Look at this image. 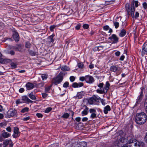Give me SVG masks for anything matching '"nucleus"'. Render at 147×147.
<instances>
[{"instance_id":"obj_22","label":"nucleus","mask_w":147,"mask_h":147,"mask_svg":"<svg viewBox=\"0 0 147 147\" xmlns=\"http://www.w3.org/2000/svg\"><path fill=\"white\" fill-rule=\"evenodd\" d=\"M28 96L32 100H35L36 99V98L35 95L34 94L33 92H31L28 94Z\"/></svg>"},{"instance_id":"obj_3","label":"nucleus","mask_w":147,"mask_h":147,"mask_svg":"<svg viewBox=\"0 0 147 147\" xmlns=\"http://www.w3.org/2000/svg\"><path fill=\"white\" fill-rule=\"evenodd\" d=\"M147 119L146 114L143 112L137 113L135 118V121L139 124H143L145 123Z\"/></svg>"},{"instance_id":"obj_46","label":"nucleus","mask_w":147,"mask_h":147,"mask_svg":"<svg viewBox=\"0 0 147 147\" xmlns=\"http://www.w3.org/2000/svg\"><path fill=\"white\" fill-rule=\"evenodd\" d=\"M6 129L7 131L9 132H11L12 131L11 128L9 126L7 127L6 128Z\"/></svg>"},{"instance_id":"obj_60","label":"nucleus","mask_w":147,"mask_h":147,"mask_svg":"<svg viewBox=\"0 0 147 147\" xmlns=\"http://www.w3.org/2000/svg\"><path fill=\"white\" fill-rule=\"evenodd\" d=\"M125 58V56L123 55H121L119 58V60L120 61H123V60Z\"/></svg>"},{"instance_id":"obj_1","label":"nucleus","mask_w":147,"mask_h":147,"mask_svg":"<svg viewBox=\"0 0 147 147\" xmlns=\"http://www.w3.org/2000/svg\"><path fill=\"white\" fill-rule=\"evenodd\" d=\"M139 2L138 1L133 0L131 2V5L127 3L125 5L126 9L128 14H131V16H134L135 11L134 5L135 7H137L139 5Z\"/></svg>"},{"instance_id":"obj_13","label":"nucleus","mask_w":147,"mask_h":147,"mask_svg":"<svg viewBox=\"0 0 147 147\" xmlns=\"http://www.w3.org/2000/svg\"><path fill=\"white\" fill-rule=\"evenodd\" d=\"M143 96V90H142L140 95L138 96L136 100V105L140 103L142 101Z\"/></svg>"},{"instance_id":"obj_21","label":"nucleus","mask_w":147,"mask_h":147,"mask_svg":"<svg viewBox=\"0 0 147 147\" xmlns=\"http://www.w3.org/2000/svg\"><path fill=\"white\" fill-rule=\"evenodd\" d=\"M111 110L110 106L109 105H107L105 106L104 109V112L105 114H107L108 111H109Z\"/></svg>"},{"instance_id":"obj_24","label":"nucleus","mask_w":147,"mask_h":147,"mask_svg":"<svg viewBox=\"0 0 147 147\" xmlns=\"http://www.w3.org/2000/svg\"><path fill=\"white\" fill-rule=\"evenodd\" d=\"M92 97L96 102L100 99V97L97 95H94L92 96Z\"/></svg>"},{"instance_id":"obj_16","label":"nucleus","mask_w":147,"mask_h":147,"mask_svg":"<svg viewBox=\"0 0 147 147\" xmlns=\"http://www.w3.org/2000/svg\"><path fill=\"white\" fill-rule=\"evenodd\" d=\"M84 84L83 83L79 82L78 83L77 82H74L73 83L72 86L74 88H80L83 86Z\"/></svg>"},{"instance_id":"obj_7","label":"nucleus","mask_w":147,"mask_h":147,"mask_svg":"<svg viewBox=\"0 0 147 147\" xmlns=\"http://www.w3.org/2000/svg\"><path fill=\"white\" fill-rule=\"evenodd\" d=\"M20 133L18 127H15L13 128V133L12 134V136L13 138H16L19 137L20 135Z\"/></svg>"},{"instance_id":"obj_61","label":"nucleus","mask_w":147,"mask_h":147,"mask_svg":"<svg viewBox=\"0 0 147 147\" xmlns=\"http://www.w3.org/2000/svg\"><path fill=\"white\" fill-rule=\"evenodd\" d=\"M50 89V87H48L45 88V92H47Z\"/></svg>"},{"instance_id":"obj_15","label":"nucleus","mask_w":147,"mask_h":147,"mask_svg":"<svg viewBox=\"0 0 147 147\" xmlns=\"http://www.w3.org/2000/svg\"><path fill=\"white\" fill-rule=\"evenodd\" d=\"M1 135L4 138H6L10 137L11 136V134L6 131L5 130H3L2 131Z\"/></svg>"},{"instance_id":"obj_5","label":"nucleus","mask_w":147,"mask_h":147,"mask_svg":"<svg viewBox=\"0 0 147 147\" xmlns=\"http://www.w3.org/2000/svg\"><path fill=\"white\" fill-rule=\"evenodd\" d=\"M144 144V143L142 142H139L137 141L134 144L133 143L131 144H127L124 145L122 147H140L141 146H142Z\"/></svg>"},{"instance_id":"obj_58","label":"nucleus","mask_w":147,"mask_h":147,"mask_svg":"<svg viewBox=\"0 0 147 147\" xmlns=\"http://www.w3.org/2000/svg\"><path fill=\"white\" fill-rule=\"evenodd\" d=\"M88 120V118L87 117H83L82 119V121L83 122H85V121H87Z\"/></svg>"},{"instance_id":"obj_27","label":"nucleus","mask_w":147,"mask_h":147,"mask_svg":"<svg viewBox=\"0 0 147 147\" xmlns=\"http://www.w3.org/2000/svg\"><path fill=\"white\" fill-rule=\"evenodd\" d=\"M3 61L2 64L8 63H10L12 61L11 59H3Z\"/></svg>"},{"instance_id":"obj_51","label":"nucleus","mask_w":147,"mask_h":147,"mask_svg":"<svg viewBox=\"0 0 147 147\" xmlns=\"http://www.w3.org/2000/svg\"><path fill=\"white\" fill-rule=\"evenodd\" d=\"M42 95L43 98H45L47 96L48 94L45 93H43L42 94Z\"/></svg>"},{"instance_id":"obj_14","label":"nucleus","mask_w":147,"mask_h":147,"mask_svg":"<svg viewBox=\"0 0 147 147\" xmlns=\"http://www.w3.org/2000/svg\"><path fill=\"white\" fill-rule=\"evenodd\" d=\"M26 89L28 90H30L33 89L34 87V84L31 82H28L25 85Z\"/></svg>"},{"instance_id":"obj_11","label":"nucleus","mask_w":147,"mask_h":147,"mask_svg":"<svg viewBox=\"0 0 147 147\" xmlns=\"http://www.w3.org/2000/svg\"><path fill=\"white\" fill-rule=\"evenodd\" d=\"M142 55H147V42H145L142 47Z\"/></svg>"},{"instance_id":"obj_49","label":"nucleus","mask_w":147,"mask_h":147,"mask_svg":"<svg viewBox=\"0 0 147 147\" xmlns=\"http://www.w3.org/2000/svg\"><path fill=\"white\" fill-rule=\"evenodd\" d=\"M69 79L71 82H73L75 80V78L74 76H71L70 77Z\"/></svg>"},{"instance_id":"obj_33","label":"nucleus","mask_w":147,"mask_h":147,"mask_svg":"<svg viewBox=\"0 0 147 147\" xmlns=\"http://www.w3.org/2000/svg\"><path fill=\"white\" fill-rule=\"evenodd\" d=\"M78 66L79 68L82 69L84 68V65L82 62H80L78 63Z\"/></svg>"},{"instance_id":"obj_9","label":"nucleus","mask_w":147,"mask_h":147,"mask_svg":"<svg viewBox=\"0 0 147 147\" xmlns=\"http://www.w3.org/2000/svg\"><path fill=\"white\" fill-rule=\"evenodd\" d=\"M109 39L113 41V43H116L118 42L119 38L115 34H113L109 38Z\"/></svg>"},{"instance_id":"obj_12","label":"nucleus","mask_w":147,"mask_h":147,"mask_svg":"<svg viewBox=\"0 0 147 147\" xmlns=\"http://www.w3.org/2000/svg\"><path fill=\"white\" fill-rule=\"evenodd\" d=\"M89 112L91 113L90 117V118L93 119L96 118V114L95 109H89Z\"/></svg>"},{"instance_id":"obj_25","label":"nucleus","mask_w":147,"mask_h":147,"mask_svg":"<svg viewBox=\"0 0 147 147\" xmlns=\"http://www.w3.org/2000/svg\"><path fill=\"white\" fill-rule=\"evenodd\" d=\"M126 32L124 29L122 30L119 34V36L121 37H123L126 34Z\"/></svg>"},{"instance_id":"obj_19","label":"nucleus","mask_w":147,"mask_h":147,"mask_svg":"<svg viewBox=\"0 0 147 147\" xmlns=\"http://www.w3.org/2000/svg\"><path fill=\"white\" fill-rule=\"evenodd\" d=\"M119 67L116 66H111L110 68V70L113 72H115L118 71Z\"/></svg>"},{"instance_id":"obj_53","label":"nucleus","mask_w":147,"mask_h":147,"mask_svg":"<svg viewBox=\"0 0 147 147\" xmlns=\"http://www.w3.org/2000/svg\"><path fill=\"white\" fill-rule=\"evenodd\" d=\"M121 53L119 51H117L115 53V55L116 56L118 57L120 55Z\"/></svg>"},{"instance_id":"obj_37","label":"nucleus","mask_w":147,"mask_h":147,"mask_svg":"<svg viewBox=\"0 0 147 147\" xmlns=\"http://www.w3.org/2000/svg\"><path fill=\"white\" fill-rule=\"evenodd\" d=\"M52 110V108L51 107H48L46 109L45 111V112L46 113H48L51 111Z\"/></svg>"},{"instance_id":"obj_63","label":"nucleus","mask_w":147,"mask_h":147,"mask_svg":"<svg viewBox=\"0 0 147 147\" xmlns=\"http://www.w3.org/2000/svg\"><path fill=\"white\" fill-rule=\"evenodd\" d=\"M139 16V13L137 12H136L134 17L135 18H137Z\"/></svg>"},{"instance_id":"obj_55","label":"nucleus","mask_w":147,"mask_h":147,"mask_svg":"<svg viewBox=\"0 0 147 147\" xmlns=\"http://www.w3.org/2000/svg\"><path fill=\"white\" fill-rule=\"evenodd\" d=\"M24 88H22L19 89V91L20 93H23L24 92Z\"/></svg>"},{"instance_id":"obj_8","label":"nucleus","mask_w":147,"mask_h":147,"mask_svg":"<svg viewBox=\"0 0 147 147\" xmlns=\"http://www.w3.org/2000/svg\"><path fill=\"white\" fill-rule=\"evenodd\" d=\"M17 111L14 108L10 109L7 112V114L9 117L15 116L17 113Z\"/></svg>"},{"instance_id":"obj_42","label":"nucleus","mask_w":147,"mask_h":147,"mask_svg":"<svg viewBox=\"0 0 147 147\" xmlns=\"http://www.w3.org/2000/svg\"><path fill=\"white\" fill-rule=\"evenodd\" d=\"M30 119V117L29 116L25 117L22 118V120L23 121H25L28 120Z\"/></svg>"},{"instance_id":"obj_20","label":"nucleus","mask_w":147,"mask_h":147,"mask_svg":"<svg viewBox=\"0 0 147 147\" xmlns=\"http://www.w3.org/2000/svg\"><path fill=\"white\" fill-rule=\"evenodd\" d=\"M89 108L86 107L85 109H84L81 112V115L82 116L87 115L88 113Z\"/></svg>"},{"instance_id":"obj_40","label":"nucleus","mask_w":147,"mask_h":147,"mask_svg":"<svg viewBox=\"0 0 147 147\" xmlns=\"http://www.w3.org/2000/svg\"><path fill=\"white\" fill-rule=\"evenodd\" d=\"M113 24L116 28H117L119 27V22H113Z\"/></svg>"},{"instance_id":"obj_17","label":"nucleus","mask_w":147,"mask_h":147,"mask_svg":"<svg viewBox=\"0 0 147 147\" xmlns=\"http://www.w3.org/2000/svg\"><path fill=\"white\" fill-rule=\"evenodd\" d=\"M13 39L16 42H17L19 41V35L18 33L16 31L13 32Z\"/></svg>"},{"instance_id":"obj_4","label":"nucleus","mask_w":147,"mask_h":147,"mask_svg":"<svg viewBox=\"0 0 147 147\" xmlns=\"http://www.w3.org/2000/svg\"><path fill=\"white\" fill-rule=\"evenodd\" d=\"M63 76L61 74H59L53 80V83L55 85L60 83L63 80Z\"/></svg>"},{"instance_id":"obj_29","label":"nucleus","mask_w":147,"mask_h":147,"mask_svg":"<svg viewBox=\"0 0 147 147\" xmlns=\"http://www.w3.org/2000/svg\"><path fill=\"white\" fill-rule=\"evenodd\" d=\"M61 70L63 71H68L69 70V68L66 65H64L62 67Z\"/></svg>"},{"instance_id":"obj_2","label":"nucleus","mask_w":147,"mask_h":147,"mask_svg":"<svg viewBox=\"0 0 147 147\" xmlns=\"http://www.w3.org/2000/svg\"><path fill=\"white\" fill-rule=\"evenodd\" d=\"M104 84L103 83H100L97 85V86L100 88H102V89H97L96 90L97 93L100 94H106L109 88L110 84L108 81L106 82L105 84L103 87Z\"/></svg>"},{"instance_id":"obj_43","label":"nucleus","mask_w":147,"mask_h":147,"mask_svg":"<svg viewBox=\"0 0 147 147\" xmlns=\"http://www.w3.org/2000/svg\"><path fill=\"white\" fill-rule=\"evenodd\" d=\"M69 83L68 82H65L63 84V86L64 88H67L69 86Z\"/></svg>"},{"instance_id":"obj_34","label":"nucleus","mask_w":147,"mask_h":147,"mask_svg":"<svg viewBox=\"0 0 147 147\" xmlns=\"http://www.w3.org/2000/svg\"><path fill=\"white\" fill-rule=\"evenodd\" d=\"M41 77L43 80H46L48 77V76L46 74H42Z\"/></svg>"},{"instance_id":"obj_35","label":"nucleus","mask_w":147,"mask_h":147,"mask_svg":"<svg viewBox=\"0 0 147 147\" xmlns=\"http://www.w3.org/2000/svg\"><path fill=\"white\" fill-rule=\"evenodd\" d=\"M31 46V44L29 42L27 41L26 42L25 47L26 48H30Z\"/></svg>"},{"instance_id":"obj_39","label":"nucleus","mask_w":147,"mask_h":147,"mask_svg":"<svg viewBox=\"0 0 147 147\" xmlns=\"http://www.w3.org/2000/svg\"><path fill=\"white\" fill-rule=\"evenodd\" d=\"M56 27V26L55 25H53L51 26L50 27V30L51 32H53L54 31V29Z\"/></svg>"},{"instance_id":"obj_48","label":"nucleus","mask_w":147,"mask_h":147,"mask_svg":"<svg viewBox=\"0 0 147 147\" xmlns=\"http://www.w3.org/2000/svg\"><path fill=\"white\" fill-rule=\"evenodd\" d=\"M143 6L145 9H147V3L144 2L142 4Z\"/></svg>"},{"instance_id":"obj_30","label":"nucleus","mask_w":147,"mask_h":147,"mask_svg":"<svg viewBox=\"0 0 147 147\" xmlns=\"http://www.w3.org/2000/svg\"><path fill=\"white\" fill-rule=\"evenodd\" d=\"M28 52L32 56H34L37 55V53L33 51L32 50H29Z\"/></svg>"},{"instance_id":"obj_18","label":"nucleus","mask_w":147,"mask_h":147,"mask_svg":"<svg viewBox=\"0 0 147 147\" xmlns=\"http://www.w3.org/2000/svg\"><path fill=\"white\" fill-rule=\"evenodd\" d=\"M22 100L23 101V102H28L32 103L33 101L29 99L26 96H23L22 97Z\"/></svg>"},{"instance_id":"obj_31","label":"nucleus","mask_w":147,"mask_h":147,"mask_svg":"<svg viewBox=\"0 0 147 147\" xmlns=\"http://www.w3.org/2000/svg\"><path fill=\"white\" fill-rule=\"evenodd\" d=\"M53 37L54 36L53 35H52L49 37L48 39L49 40V42H53L54 40L53 39Z\"/></svg>"},{"instance_id":"obj_45","label":"nucleus","mask_w":147,"mask_h":147,"mask_svg":"<svg viewBox=\"0 0 147 147\" xmlns=\"http://www.w3.org/2000/svg\"><path fill=\"white\" fill-rule=\"evenodd\" d=\"M7 125V123L5 122H2L0 123V127H3Z\"/></svg>"},{"instance_id":"obj_62","label":"nucleus","mask_w":147,"mask_h":147,"mask_svg":"<svg viewBox=\"0 0 147 147\" xmlns=\"http://www.w3.org/2000/svg\"><path fill=\"white\" fill-rule=\"evenodd\" d=\"M48 147H58V145L56 144H53L49 146Z\"/></svg>"},{"instance_id":"obj_36","label":"nucleus","mask_w":147,"mask_h":147,"mask_svg":"<svg viewBox=\"0 0 147 147\" xmlns=\"http://www.w3.org/2000/svg\"><path fill=\"white\" fill-rule=\"evenodd\" d=\"M86 76H81L79 78V80L81 82H83L84 81H86Z\"/></svg>"},{"instance_id":"obj_41","label":"nucleus","mask_w":147,"mask_h":147,"mask_svg":"<svg viewBox=\"0 0 147 147\" xmlns=\"http://www.w3.org/2000/svg\"><path fill=\"white\" fill-rule=\"evenodd\" d=\"M82 27L84 29H86L89 28V26L88 24H85L83 25Z\"/></svg>"},{"instance_id":"obj_38","label":"nucleus","mask_w":147,"mask_h":147,"mask_svg":"<svg viewBox=\"0 0 147 147\" xmlns=\"http://www.w3.org/2000/svg\"><path fill=\"white\" fill-rule=\"evenodd\" d=\"M135 139H134L133 138H132L131 139H130L128 141V143L126 145H127V144H131L134 143V142L135 141Z\"/></svg>"},{"instance_id":"obj_64","label":"nucleus","mask_w":147,"mask_h":147,"mask_svg":"<svg viewBox=\"0 0 147 147\" xmlns=\"http://www.w3.org/2000/svg\"><path fill=\"white\" fill-rule=\"evenodd\" d=\"M94 67V65L92 63H90V64L89 65V68L90 69H93Z\"/></svg>"},{"instance_id":"obj_28","label":"nucleus","mask_w":147,"mask_h":147,"mask_svg":"<svg viewBox=\"0 0 147 147\" xmlns=\"http://www.w3.org/2000/svg\"><path fill=\"white\" fill-rule=\"evenodd\" d=\"M29 110V108L27 107H25L22 109L21 111V112L22 113L28 112Z\"/></svg>"},{"instance_id":"obj_54","label":"nucleus","mask_w":147,"mask_h":147,"mask_svg":"<svg viewBox=\"0 0 147 147\" xmlns=\"http://www.w3.org/2000/svg\"><path fill=\"white\" fill-rule=\"evenodd\" d=\"M101 102L102 104L103 105H105L106 104L105 100L103 99L101 100Z\"/></svg>"},{"instance_id":"obj_56","label":"nucleus","mask_w":147,"mask_h":147,"mask_svg":"<svg viewBox=\"0 0 147 147\" xmlns=\"http://www.w3.org/2000/svg\"><path fill=\"white\" fill-rule=\"evenodd\" d=\"M81 118L80 117H76L75 119L78 122H79L80 121Z\"/></svg>"},{"instance_id":"obj_47","label":"nucleus","mask_w":147,"mask_h":147,"mask_svg":"<svg viewBox=\"0 0 147 147\" xmlns=\"http://www.w3.org/2000/svg\"><path fill=\"white\" fill-rule=\"evenodd\" d=\"M103 29L105 31L108 30L109 29V26L108 25H106L103 27Z\"/></svg>"},{"instance_id":"obj_32","label":"nucleus","mask_w":147,"mask_h":147,"mask_svg":"<svg viewBox=\"0 0 147 147\" xmlns=\"http://www.w3.org/2000/svg\"><path fill=\"white\" fill-rule=\"evenodd\" d=\"M69 114L67 113H65L61 116V117L63 118L67 119L69 117Z\"/></svg>"},{"instance_id":"obj_52","label":"nucleus","mask_w":147,"mask_h":147,"mask_svg":"<svg viewBox=\"0 0 147 147\" xmlns=\"http://www.w3.org/2000/svg\"><path fill=\"white\" fill-rule=\"evenodd\" d=\"M22 103V102L19 99H18L16 101V103L17 105L19 104Z\"/></svg>"},{"instance_id":"obj_26","label":"nucleus","mask_w":147,"mask_h":147,"mask_svg":"<svg viewBox=\"0 0 147 147\" xmlns=\"http://www.w3.org/2000/svg\"><path fill=\"white\" fill-rule=\"evenodd\" d=\"M83 92L82 91L78 92L76 95V97L79 99L82 98L83 94Z\"/></svg>"},{"instance_id":"obj_59","label":"nucleus","mask_w":147,"mask_h":147,"mask_svg":"<svg viewBox=\"0 0 147 147\" xmlns=\"http://www.w3.org/2000/svg\"><path fill=\"white\" fill-rule=\"evenodd\" d=\"M144 106L146 107V111L147 113V102L146 101V102L144 103Z\"/></svg>"},{"instance_id":"obj_6","label":"nucleus","mask_w":147,"mask_h":147,"mask_svg":"<svg viewBox=\"0 0 147 147\" xmlns=\"http://www.w3.org/2000/svg\"><path fill=\"white\" fill-rule=\"evenodd\" d=\"M9 145V147H13V144L11 139H6L3 142V147H6Z\"/></svg>"},{"instance_id":"obj_44","label":"nucleus","mask_w":147,"mask_h":147,"mask_svg":"<svg viewBox=\"0 0 147 147\" xmlns=\"http://www.w3.org/2000/svg\"><path fill=\"white\" fill-rule=\"evenodd\" d=\"M11 65L12 67L13 68H16V67L17 65L16 63L14 62H12L11 63Z\"/></svg>"},{"instance_id":"obj_50","label":"nucleus","mask_w":147,"mask_h":147,"mask_svg":"<svg viewBox=\"0 0 147 147\" xmlns=\"http://www.w3.org/2000/svg\"><path fill=\"white\" fill-rule=\"evenodd\" d=\"M36 116L38 118H42V117L43 115L40 113H37L36 114Z\"/></svg>"},{"instance_id":"obj_23","label":"nucleus","mask_w":147,"mask_h":147,"mask_svg":"<svg viewBox=\"0 0 147 147\" xmlns=\"http://www.w3.org/2000/svg\"><path fill=\"white\" fill-rule=\"evenodd\" d=\"M88 101L90 105H95L96 103L92 97L88 99Z\"/></svg>"},{"instance_id":"obj_10","label":"nucleus","mask_w":147,"mask_h":147,"mask_svg":"<svg viewBox=\"0 0 147 147\" xmlns=\"http://www.w3.org/2000/svg\"><path fill=\"white\" fill-rule=\"evenodd\" d=\"M86 82L87 83L92 84L94 81V79L93 78L89 75L86 76Z\"/></svg>"},{"instance_id":"obj_57","label":"nucleus","mask_w":147,"mask_h":147,"mask_svg":"<svg viewBox=\"0 0 147 147\" xmlns=\"http://www.w3.org/2000/svg\"><path fill=\"white\" fill-rule=\"evenodd\" d=\"M80 28V26L79 24L77 25L76 26L75 28L77 30H79Z\"/></svg>"}]
</instances>
